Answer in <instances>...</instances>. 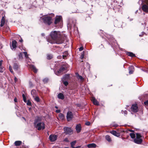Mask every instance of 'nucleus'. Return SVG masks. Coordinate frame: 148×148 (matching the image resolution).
<instances>
[{
  "label": "nucleus",
  "instance_id": "3",
  "mask_svg": "<svg viewBox=\"0 0 148 148\" xmlns=\"http://www.w3.org/2000/svg\"><path fill=\"white\" fill-rule=\"evenodd\" d=\"M35 127L38 130H43L45 128V125L42 122H38L36 121L34 123Z\"/></svg>",
  "mask_w": 148,
  "mask_h": 148
},
{
  "label": "nucleus",
  "instance_id": "39",
  "mask_svg": "<svg viewBox=\"0 0 148 148\" xmlns=\"http://www.w3.org/2000/svg\"><path fill=\"white\" fill-rule=\"evenodd\" d=\"M3 68L1 66H0V72L2 73L3 72Z\"/></svg>",
  "mask_w": 148,
  "mask_h": 148
},
{
  "label": "nucleus",
  "instance_id": "2",
  "mask_svg": "<svg viewBox=\"0 0 148 148\" xmlns=\"http://www.w3.org/2000/svg\"><path fill=\"white\" fill-rule=\"evenodd\" d=\"M52 17L47 15L44 16L42 17V19L43 20L44 23L45 24L50 25L52 23Z\"/></svg>",
  "mask_w": 148,
  "mask_h": 148
},
{
  "label": "nucleus",
  "instance_id": "38",
  "mask_svg": "<svg viewBox=\"0 0 148 148\" xmlns=\"http://www.w3.org/2000/svg\"><path fill=\"white\" fill-rule=\"evenodd\" d=\"M64 84L65 86H67L68 84V82L67 81H63Z\"/></svg>",
  "mask_w": 148,
  "mask_h": 148
},
{
  "label": "nucleus",
  "instance_id": "15",
  "mask_svg": "<svg viewBox=\"0 0 148 148\" xmlns=\"http://www.w3.org/2000/svg\"><path fill=\"white\" fill-rule=\"evenodd\" d=\"M30 68L33 70L34 73H36L37 72L38 70L36 67L33 65H31L29 66Z\"/></svg>",
  "mask_w": 148,
  "mask_h": 148
},
{
  "label": "nucleus",
  "instance_id": "41",
  "mask_svg": "<svg viewBox=\"0 0 148 148\" xmlns=\"http://www.w3.org/2000/svg\"><path fill=\"white\" fill-rule=\"evenodd\" d=\"M27 105L29 106H31V103L30 101H28L27 103Z\"/></svg>",
  "mask_w": 148,
  "mask_h": 148
},
{
  "label": "nucleus",
  "instance_id": "47",
  "mask_svg": "<svg viewBox=\"0 0 148 148\" xmlns=\"http://www.w3.org/2000/svg\"><path fill=\"white\" fill-rule=\"evenodd\" d=\"M84 57V55L83 54H82L81 56V59H82Z\"/></svg>",
  "mask_w": 148,
  "mask_h": 148
},
{
  "label": "nucleus",
  "instance_id": "16",
  "mask_svg": "<svg viewBox=\"0 0 148 148\" xmlns=\"http://www.w3.org/2000/svg\"><path fill=\"white\" fill-rule=\"evenodd\" d=\"M87 146L89 148H95L97 147V145L95 143H92L88 144Z\"/></svg>",
  "mask_w": 148,
  "mask_h": 148
},
{
  "label": "nucleus",
  "instance_id": "5",
  "mask_svg": "<svg viewBox=\"0 0 148 148\" xmlns=\"http://www.w3.org/2000/svg\"><path fill=\"white\" fill-rule=\"evenodd\" d=\"M73 115L71 111H68L66 114V119L68 121H70L73 118Z\"/></svg>",
  "mask_w": 148,
  "mask_h": 148
},
{
  "label": "nucleus",
  "instance_id": "36",
  "mask_svg": "<svg viewBox=\"0 0 148 148\" xmlns=\"http://www.w3.org/2000/svg\"><path fill=\"white\" fill-rule=\"evenodd\" d=\"M48 79L47 78H45L43 80V81L45 83H47L48 81Z\"/></svg>",
  "mask_w": 148,
  "mask_h": 148
},
{
  "label": "nucleus",
  "instance_id": "24",
  "mask_svg": "<svg viewBox=\"0 0 148 148\" xmlns=\"http://www.w3.org/2000/svg\"><path fill=\"white\" fill-rule=\"evenodd\" d=\"M70 79L69 74L65 75L63 78L64 80H67Z\"/></svg>",
  "mask_w": 148,
  "mask_h": 148
},
{
  "label": "nucleus",
  "instance_id": "51",
  "mask_svg": "<svg viewBox=\"0 0 148 148\" xmlns=\"http://www.w3.org/2000/svg\"><path fill=\"white\" fill-rule=\"evenodd\" d=\"M15 82H16L17 81V78L16 77H14V79Z\"/></svg>",
  "mask_w": 148,
  "mask_h": 148
},
{
  "label": "nucleus",
  "instance_id": "4",
  "mask_svg": "<svg viewBox=\"0 0 148 148\" xmlns=\"http://www.w3.org/2000/svg\"><path fill=\"white\" fill-rule=\"evenodd\" d=\"M144 1L145 4L143 5L142 6L143 10L146 12H148V0H142Z\"/></svg>",
  "mask_w": 148,
  "mask_h": 148
},
{
  "label": "nucleus",
  "instance_id": "35",
  "mask_svg": "<svg viewBox=\"0 0 148 148\" xmlns=\"http://www.w3.org/2000/svg\"><path fill=\"white\" fill-rule=\"evenodd\" d=\"M23 97V101L25 102H27L26 99L25 97V95L24 94H23L22 95Z\"/></svg>",
  "mask_w": 148,
  "mask_h": 148
},
{
  "label": "nucleus",
  "instance_id": "33",
  "mask_svg": "<svg viewBox=\"0 0 148 148\" xmlns=\"http://www.w3.org/2000/svg\"><path fill=\"white\" fill-rule=\"evenodd\" d=\"M130 135L131 137L132 138H134L135 137V135L134 133H130Z\"/></svg>",
  "mask_w": 148,
  "mask_h": 148
},
{
  "label": "nucleus",
  "instance_id": "19",
  "mask_svg": "<svg viewBox=\"0 0 148 148\" xmlns=\"http://www.w3.org/2000/svg\"><path fill=\"white\" fill-rule=\"evenodd\" d=\"M110 132L113 135L116 136H118L119 135V134L115 131H110Z\"/></svg>",
  "mask_w": 148,
  "mask_h": 148
},
{
  "label": "nucleus",
  "instance_id": "21",
  "mask_svg": "<svg viewBox=\"0 0 148 148\" xmlns=\"http://www.w3.org/2000/svg\"><path fill=\"white\" fill-rule=\"evenodd\" d=\"M58 98L59 99H63L64 98V96L63 95V94L62 93H59L58 96Z\"/></svg>",
  "mask_w": 148,
  "mask_h": 148
},
{
  "label": "nucleus",
  "instance_id": "13",
  "mask_svg": "<svg viewBox=\"0 0 148 148\" xmlns=\"http://www.w3.org/2000/svg\"><path fill=\"white\" fill-rule=\"evenodd\" d=\"M76 130L77 133L79 132L81 130V127L80 124H77L76 126Z\"/></svg>",
  "mask_w": 148,
  "mask_h": 148
},
{
  "label": "nucleus",
  "instance_id": "52",
  "mask_svg": "<svg viewBox=\"0 0 148 148\" xmlns=\"http://www.w3.org/2000/svg\"><path fill=\"white\" fill-rule=\"evenodd\" d=\"M73 148H80V146H78V147H73Z\"/></svg>",
  "mask_w": 148,
  "mask_h": 148
},
{
  "label": "nucleus",
  "instance_id": "43",
  "mask_svg": "<svg viewBox=\"0 0 148 148\" xmlns=\"http://www.w3.org/2000/svg\"><path fill=\"white\" fill-rule=\"evenodd\" d=\"M144 104L146 106H148V100L144 102Z\"/></svg>",
  "mask_w": 148,
  "mask_h": 148
},
{
  "label": "nucleus",
  "instance_id": "18",
  "mask_svg": "<svg viewBox=\"0 0 148 148\" xmlns=\"http://www.w3.org/2000/svg\"><path fill=\"white\" fill-rule=\"evenodd\" d=\"M129 73L130 74H132L134 71V66H131L129 68Z\"/></svg>",
  "mask_w": 148,
  "mask_h": 148
},
{
  "label": "nucleus",
  "instance_id": "25",
  "mask_svg": "<svg viewBox=\"0 0 148 148\" xmlns=\"http://www.w3.org/2000/svg\"><path fill=\"white\" fill-rule=\"evenodd\" d=\"M127 55L128 56L132 57H135V55L132 52H129L127 53Z\"/></svg>",
  "mask_w": 148,
  "mask_h": 148
},
{
  "label": "nucleus",
  "instance_id": "30",
  "mask_svg": "<svg viewBox=\"0 0 148 148\" xmlns=\"http://www.w3.org/2000/svg\"><path fill=\"white\" fill-rule=\"evenodd\" d=\"M76 143V141H75V140L74 141H73L71 143V147L73 148V147H74V146L75 145Z\"/></svg>",
  "mask_w": 148,
  "mask_h": 148
},
{
  "label": "nucleus",
  "instance_id": "12",
  "mask_svg": "<svg viewBox=\"0 0 148 148\" xmlns=\"http://www.w3.org/2000/svg\"><path fill=\"white\" fill-rule=\"evenodd\" d=\"M134 142L136 144H140L142 142V138H135L134 140Z\"/></svg>",
  "mask_w": 148,
  "mask_h": 148
},
{
  "label": "nucleus",
  "instance_id": "46",
  "mask_svg": "<svg viewBox=\"0 0 148 148\" xmlns=\"http://www.w3.org/2000/svg\"><path fill=\"white\" fill-rule=\"evenodd\" d=\"M83 49V48L82 47L79 48V51H82Z\"/></svg>",
  "mask_w": 148,
  "mask_h": 148
},
{
  "label": "nucleus",
  "instance_id": "10",
  "mask_svg": "<svg viewBox=\"0 0 148 148\" xmlns=\"http://www.w3.org/2000/svg\"><path fill=\"white\" fill-rule=\"evenodd\" d=\"M65 69L64 67H61L59 71H58L57 72H56L55 73L56 74L58 75H60V73L64 71L65 70Z\"/></svg>",
  "mask_w": 148,
  "mask_h": 148
},
{
  "label": "nucleus",
  "instance_id": "14",
  "mask_svg": "<svg viewBox=\"0 0 148 148\" xmlns=\"http://www.w3.org/2000/svg\"><path fill=\"white\" fill-rule=\"evenodd\" d=\"M91 101L93 102V104L96 105H98L99 103L98 101L94 97H92L91 99Z\"/></svg>",
  "mask_w": 148,
  "mask_h": 148
},
{
  "label": "nucleus",
  "instance_id": "40",
  "mask_svg": "<svg viewBox=\"0 0 148 148\" xmlns=\"http://www.w3.org/2000/svg\"><path fill=\"white\" fill-rule=\"evenodd\" d=\"M9 68L10 71V72L11 73H13V71H12V70L11 66H10L9 67Z\"/></svg>",
  "mask_w": 148,
  "mask_h": 148
},
{
  "label": "nucleus",
  "instance_id": "6",
  "mask_svg": "<svg viewBox=\"0 0 148 148\" xmlns=\"http://www.w3.org/2000/svg\"><path fill=\"white\" fill-rule=\"evenodd\" d=\"M64 132L66 134L70 135L72 132V130L71 128L65 127L64 128Z\"/></svg>",
  "mask_w": 148,
  "mask_h": 148
},
{
  "label": "nucleus",
  "instance_id": "42",
  "mask_svg": "<svg viewBox=\"0 0 148 148\" xmlns=\"http://www.w3.org/2000/svg\"><path fill=\"white\" fill-rule=\"evenodd\" d=\"M85 124L86 125L89 126L90 125V123L88 121L86 122Z\"/></svg>",
  "mask_w": 148,
  "mask_h": 148
},
{
  "label": "nucleus",
  "instance_id": "11",
  "mask_svg": "<svg viewBox=\"0 0 148 148\" xmlns=\"http://www.w3.org/2000/svg\"><path fill=\"white\" fill-rule=\"evenodd\" d=\"M17 42L15 40H14L12 42L11 46V48L12 49H14L16 48Z\"/></svg>",
  "mask_w": 148,
  "mask_h": 148
},
{
  "label": "nucleus",
  "instance_id": "22",
  "mask_svg": "<svg viewBox=\"0 0 148 148\" xmlns=\"http://www.w3.org/2000/svg\"><path fill=\"white\" fill-rule=\"evenodd\" d=\"M22 143V142L20 141H16L14 143V144L16 146L20 145Z\"/></svg>",
  "mask_w": 148,
  "mask_h": 148
},
{
  "label": "nucleus",
  "instance_id": "31",
  "mask_svg": "<svg viewBox=\"0 0 148 148\" xmlns=\"http://www.w3.org/2000/svg\"><path fill=\"white\" fill-rule=\"evenodd\" d=\"M59 116L60 119H64V116L61 113L59 114Z\"/></svg>",
  "mask_w": 148,
  "mask_h": 148
},
{
  "label": "nucleus",
  "instance_id": "50",
  "mask_svg": "<svg viewBox=\"0 0 148 148\" xmlns=\"http://www.w3.org/2000/svg\"><path fill=\"white\" fill-rule=\"evenodd\" d=\"M14 101L15 102H17V99L16 98H15L14 99Z\"/></svg>",
  "mask_w": 148,
  "mask_h": 148
},
{
  "label": "nucleus",
  "instance_id": "44",
  "mask_svg": "<svg viewBox=\"0 0 148 148\" xmlns=\"http://www.w3.org/2000/svg\"><path fill=\"white\" fill-rule=\"evenodd\" d=\"M123 112L125 114V115H126L127 114V112L125 110V111H122V113H123Z\"/></svg>",
  "mask_w": 148,
  "mask_h": 148
},
{
  "label": "nucleus",
  "instance_id": "20",
  "mask_svg": "<svg viewBox=\"0 0 148 148\" xmlns=\"http://www.w3.org/2000/svg\"><path fill=\"white\" fill-rule=\"evenodd\" d=\"M31 94L33 97H35L36 95V91L34 90H32L31 91Z\"/></svg>",
  "mask_w": 148,
  "mask_h": 148
},
{
  "label": "nucleus",
  "instance_id": "53",
  "mask_svg": "<svg viewBox=\"0 0 148 148\" xmlns=\"http://www.w3.org/2000/svg\"><path fill=\"white\" fill-rule=\"evenodd\" d=\"M19 41L20 42H22L23 41V40L22 39H21V40H19Z\"/></svg>",
  "mask_w": 148,
  "mask_h": 148
},
{
  "label": "nucleus",
  "instance_id": "56",
  "mask_svg": "<svg viewBox=\"0 0 148 148\" xmlns=\"http://www.w3.org/2000/svg\"><path fill=\"white\" fill-rule=\"evenodd\" d=\"M86 64H87V65L88 64V63H86Z\"/></svg>",
  "mask_w": 148,
  "mask_h": 148
},
{
  "label": "nucleus",
  "instance_id": "7",
  "mask_svg": "<svg viewBox=\"0 0 148 148\" xmlns=\"http://www.w3.org/2000/svg\"><path fill=\"white\" fill-rule=\"evenodd\" d=\"M57 136L54 134H51L49 136V139L51 142H54L57 139Z\"/></svg>",
  "mask_w": 148,
  "mask_h": 148
},
{
  "label": "nucleus",
  "instance_id": "45",
  "mask_svg": "<svg viewBox=\"0 0 148 148\" xmlns=\"http://www.w3.org/2000/svg\"><path fill=\"white\" fill-rule=\"evenodd\" d=\"M19 57L20 58H22V53H20L19 55Z\"/></svg>",
  "mask_w": 148,
  "mask_h": 148
},
{
  "label": "nucleus",
  "instance_id": "27",
  "mask_svg": "<svg viewBox=\"0 0 148 148\" xmlns=\"http://www.w3.org/2000/svg\"><path fill=\"white\" fill-rule=\"evenodd\" d=\"M35 100L37 102H39L40 99L38 96H36L35 97H33Z\"/></svg>",
  "mask_w": 148,
  "mask_h": 148
},
{
  "label": "nucleus",
  "instance_id": "8",
  "mask_svg": "<svg viewBox=\"0 0 148 148\" xmlns=\"http://www.w3.org/2000/svg\"><path fill=\"white\" fill-rule=\"evenodd\" d=\"M62 17L60 16L56 17L54 23L55 24H57L60 22L62 21Z\"/></svg>",
  "mask_w": 148,
  "mask_h": 148
},
{
  "label": "nucleus",
  "instance_id": "26",
  "mask_svg": "<svg viewBox=\"0 0 148 148\" xmlns=\"http://www.w3.org/2000/svg\"><path fill=\"white\" fill-rule=\"evenodd\" d=\"M68 53L67 51H65L63 53V58L65 59L66 56L68 55Z\"/></svg>",
  "mask_w": 148,
  "mask_h": 148
},
{
  "label": "nucleus",
  "instance_id": "29",
  "mask_svg": "<svg viewBox=\"0 0 148 148\" xmlns=\"http://www.w3.org/2000/svg\"><path fill=\"white\" fill-rule=\"evenodd\" d=\"M18 68V65L16 64H14L13 66V68L14 70H17Z\"/></svg>",
  "mask_w": 148,
  "mask_h": 148
},
{
  "label": "nucleus",
  "instance_id": "55",
  "mask_svg": "<svg viewBox=\"0 0 148 148\" xmlns=\"http://www.w3.org/2000/svg\"><path fill=\"white\" fill-rule=\"evenodd\" d=\"M55 107L56 108H58L56 106Z\"/></svg>",
  "mask_w": 148,
  "mask_h": 148
},
{
  "label": "nucleus",
  "instance_id": "23",
  "mask_svg": "<svg viewBox=\"0 0 148 148\" xmlns=\"http://www.w3.org/2000/svg\"><path fill=\"white\" fill-rule=\"evenodd\" d=\"M106 139L109 142L111 141V139L110 136L109 135H106L105 136Z\"/></svg>",
  "mask_w": 148,
  "mask_h": 148
},
{
  "label": "nucleus",
  "instance_id": "32",
  "mask_svg": "<svg viewBox=\"0 0 148 148\" xmlns=\"http://www.w3.org/2000/svg\"><path fill=\"white\" fill-rule=\"evenodd\" d=\"M77 77L79 79H80L81 81L83 80L84 79L82 77V76L81 75H79L78 74H77Z\"/></svg>",
  "mask_w": 148,
  "mask_h": 148
},
{
  "label": "nucleus",
  "instance_id": "28",
  "mask_svg": "<svg viewBox=\"0 0 148 148\" xmlns=\"http://www.w3.org/2000/svg\"><path fill=\"white\" fill-rule=\"evenodd\" d=\"M142 136L140 134L137 133L136 134V138H142Z\"/></svg>",
  "mask_w": 148,
  "mask_h": 148
},
{
  "label": "nucleus",
  "instance_id": "9",
  "mask_svg": "<svg viewBox=\"0 0 148 148\" xmlns=\"http://www.w3.org/2000/svg\"><path fill=\"white\" fill-rule=\"evenodd\" d=\"M131 110L134 112H136L138 111V108L136 104H134L132 105L131 107Z\"/></svg>",
  "mask_w": 148,
  "mask_h": 148
},
{
  "label": "nucleus",
  "instance_id": "17",
  "mask_svg": "<svg viewBox=\"0 0 148 148\" xmlns=\"http://www.w3.org/2000/svg\"><path fill=\"white\" fill-rule=\"evenodd\" d=\"M5 23V20L4 16H3L1 21L0 26L2 27L3 26Z\"/></svg>",
  "mask_w": 148,
  "mask_h": 148
},
{
  "label": "nucleus",
  "instance_id": "54",
  "mask_svg": "<svg viewBox=\"0 0 148 148\" xmlns=\"http://www.w3.org/2000/svg\"><path fill=\"white\" fill-rule=\"evenodd\" d=\"M139 36H142V35H140H140H139Z\"/></svg>",
  "mask_w": 148,
  "mask_h": 148
},
{
  "label": "nucleus",
  "instance_id": "49",
  "mask_svg": "<svg viewBox=\"0 0 148 148\" xmlns=\"http://www.w3.org/2000/svg\"><path fill=\"white\" fill-rule=\"evenodd\" d=\"M2 62V60L0 61V66H1Z\"/></svg>",
  "mask_w": 148,
  "mask_h": 148
},
{
  "label": "nucleus",
  "instance_id": "37",
  "mask_svg": "<svg viewBox=\"0 0 148 148\" xmlns=\"http://www.w3.org/2000/svg\"><path fill=\"white\" fill-rule=\"evenodd\" d=\"M23 53H24L25 57L26 58H28V57L27 52H24Z\"/></svg>",
  "mask_w": 148,
  "mask_h": 148
},
{
  "label": "nucleus",
  "instance_id": "1",
  "mask_svg": "<svg viewBox=\"0 0 148 148\" xmlns=\"http://www.w3.org/2000/svg\"><path fill=\"white\" fill-rule=\"evenodd\" d=\"M52 39H47V41L52 44H60L62 43L61 33L59 31H54L51 32L50 34Z\"/></svg>",
  "mask_w": 148,
  "mask_h": 148
},
{
  "label": "nucleus",
  "instance_id": "34",
  "mask_svg": "<svg viewBox=\"0 0 148 148\" xmlns=\"http://www.w3.org/2000/svg\"><path fill=\"white\" fill-rule=\"evenodd\" d=\"M53 58V56L51 55L48 54L47 55V58L48 59H50L52 58Z\"/></svg>",
  "mask_w": 148,
  "mask_h": 148
},
{
  "label": "nucleus",
  "instance_id": "48",
  "mask_svg": "<svg viewBox=\"0 0 148 148\" xmlns=\"http://www.w3.org/2000/svg\"><path fill=\"white\" fill-rule=\"evenodd\" d=\"M56 112L57 113H59L60 112V110H56Z\"/></svg>",
  "mask_w": 148,
  "mask_h": 148
}]
</instances>
